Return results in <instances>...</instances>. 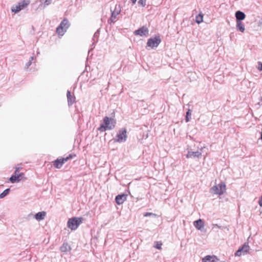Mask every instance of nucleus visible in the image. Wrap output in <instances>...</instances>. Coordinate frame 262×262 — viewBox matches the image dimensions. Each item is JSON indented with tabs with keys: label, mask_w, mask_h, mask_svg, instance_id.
Segmentation results:
<instances>
[{
	"label": "nucleus",
	"mask_w": 262,
	"mask_h": 262,
	"mask_svg": "<svg viewBox=\"0 0 262 262\" xmlns=\"http://www.w3.org/2000/svg\"><path fill=\"white\" fill-rule=\"evenodd\" d=\"M116 121L113 118L105 116L103 120V123L100 124L98 129L101 132H105L106 130L113 129L116 125Z\"/></svg>",
	"instance_id": "f257e3e1"
},
{
	"label": "nucleus",
	"mask_w": 262,
	"mask_h": 262,
	"mask_svg": "<svg viewBox=\"0 0 262 262\" xmlns=\"http://www.w3.org/2000/svg\"><path fill=\"white\" fill-rule=\"evenodd\" d=\"M82 223V218L81 217H72L69 219L68 222V226L72 230H76L80 224Z\"/></svg>",
	"instance_id": "f03ea898"
},
{
	"label": "nucleus",
	"mask_w": 262,
	"mask_h": 262,
	"mask_svg": "<svg viewBox=\"0 0 262 262\" xmlns=\"http://www.w3.org/2000/svg\"><path fill=\"white\" fill-rule=\"evenodd\" d=\"M127 138V131L125 128H121L114 139L115 142L122 143L126 141Z\"/></svg>",
	"instance_id": "7ed1b4c3"
},
{
	"label": "nucleus",
	"mask_w": 262,
	"mask_h": 262,
	"mask_svg": "<svg viewBox=\"0 0 262 262\" xmlns=\"http://www.w3.org/2000/svg\"><path fill=\"white\" fill-rule=\"evenodd\" d=\"M30 4L29 0H23L20 1L18 3L17 5L14 7H13L11 9V11L15 13H16L19 12L22 9L27 7L28 5Z\"/></svg>",
	"instance_id": "20e7f679"
},
{
	"label": "nucleus",
	"mask_w": 262,
	"mask_h": 262,
	"mask_svg": "<svg viewBox=\"0 0 262 262\" xmlns=\"http://www.w3.org/2000/svg\"><path fill=\"white\" fill-rule=\"evenodd\" d=\"M211 189L215 194L222 195L226 190V185L224 183H221L213 186Z\"/></svg>",
	"instance_id": "39448f33"
},
{
	"label": "nucleus",
	"mask_w": 262,
	"mask_h": 262,
	"mask_svg": "<svg viewBox=\"0 0 262 262\" xmlns=\"http://www.w3.org/2000/svg\"><path fill=\"white\" fill-rule=\"evenodd\" d=\"M161 41L160 36H156L154 38L148 39L147 46L151 48L157 47Z\"/></svg>",
	"instance_id": "423d86ee"
},
{
	"label": "nucleus",
	"mask_w": 262,
	"mask_h": 262,
	"mask_svg": "<svg viewBox=\"0 0 262 262\" xmlns=\"http://www.w3.org/2000/svg\"><path fill=\"white\" fill-rule=\"evenodd\" d=\"M25 174L23 172L18 173L14 172V174L12 175L9 179L11 183L19 182V181L25 179Z\"/></svg>",
	"instance_id": "0eeeda50"
},
{
	"label": "nucleus",
	"mask_w": 262,
	"mask_h": 262,
	"mask_svg": "<svg viewBox=\"0 0 262 262\" xmlns=\"http://www.w3.org/2000/svg\"><path fill=\"white\" fill-rule=\"evenodd\" d=\"M111 17L108 20L109 23H114L115 19L117 18V16L120 14L121 12V8L120 5H116L114 10H111Z\"/></svg>",
	"instance_id": "6e6552de"
},
{
	"label": "nucleus",
	"mask_w": 262,
	"mask_h": 262,
	"mask_svg": "<svg viewBox=\"0 0 262 262\" xmlns=\"http://www.w3.org/2000/svg\"><path fill=\"white\" fill-rule=\"evenodd\" d=\"M136 35L147 37L149 35V31L147 27L143 26L134 32Z\"/></svg>",
	"instance_id": "1a4fd4ad"
},
{
	"label": "nucleus",
	"mask_w": 262,
	"mask_h": 262,
	"mask_svg": "<svg viewBox=\"0 0 262 262\" xmlns=\"http://www.w3.org/2000/svg\"><path fill=\"white\" fill-rule=\"evenodd\" d=\"M248 244H245L242 247L239 248L235 253L236 256H239L242 254H246L249 250Z\"/></svg>",
	"instance_id": "9d476101"
},
{
	"label": "nucleus",
	"mask_w": 262,
	"mask_h": 262,
	"mask_svg": "<svg viewBox=\"0 0 262 262\" xmlns=\"http://www.w3.org/2000/svg\"><path fill=\"white\" fill-rule=\"evenodd\" d=\"M64 19H63L60 25L56 29V32L59 36H63L64 34V27H66V23H64Z\"/></svg>",
	"instance_id": "9b49d317"
},
{
	"label": "nucleus",
	"mask_w": 262,
	"mask_h": 262,
	"mask_svg": "<svg viewBox=\"0 0 262 262\" xmlns=\"http://www.w3.org/2000/svg\"><path fill=\"white\" fill-rule=\"evenodd\" d=\"M67 97L69 106L72 105L75 102V96L74 94L72 95L69 91H68L67 93Z\"/></svg>",
	"instance_id": "f8f14e48"
},
{
	"label": "nucleus",
	"mask_w": 262,
	"mask_h": 262,
	"mask_svg": "<svg viewBox=\"0 0 262 262\" xmlns=\"http://www.w3.org/2000/svg\"><path fill=\"white\" fill-rule=\"evenodd\" d=\"M194 226L199 230H202L204 227V223L202 219H199L193 222Z\"/></svg>",
	"instance_id": "ddd939ff"
},
{
	"label": "nucleus",
	"mask_w": 262,
	"mask_h": 262,
	"mask_svg": "<svg viewBox=\"0 0 262 262\" xmlns=\"http://www.w3.org/2000/svg\"><path fill=\"white\" fill-rule=\"evenodd\" d=\"M126 199V195L125 194H119L116 196L115 200L116 203L118 205L122 204Z\"/></svg>",
	"instance_id": "4468645a"
},
{
	"label": "nucleus",
	"mask_w": 262,
	"mask_h": 262,
	"mask_svg": "<svg viewBox=\"0 0 262 262\" xmlns=\"http://www.w3.org/2000/svg\"><path fill=\"white\" fill-rule=\"evenodd\" d=\"M202 155V153L199 151H189L188 152V154L186 155V158H199Z\"/></svg>",
	"instance_id": "2eb2a0df"
},
{
	"label": "nucleus",
	"mask_w": 262,
	"mask_h": 262,
	"mask_svg": "<svg viewBox=\"0 0 262 262\" xmlns=\"http://www.w3.org/2000/svg\"><path fill=\"white\" fill-rule=\"evenodd\" d=\"M64 160V158L60 159H57L53 162V165L56 168H60L63 165Z\"/></svg>",
	"instance_id": "dca6fc26"
},
{
	"label": "nucleus",
	"mask_w": 262,
	"mask_h": 262,
	"mask_svg": "<svg viewBox=\"0 0 262 262\" xmlns=\"http://www.w3.org/2000/svg\"><path fill=\"white\" fill-rule=\"evenodd\" d=\"M235 17L236 21H241V20H243L245 18L246 15L244 12L240 11H237L235 13Z\"/></svg>",
	"instance_id": "f3484780"
},
{
	"label": "nucleus",
	"mask_w": 262,
	"mask_h": 262,
	"mask_svg": "<svg viewBox=\"0 0 262 262\" xmlns=\"http://www.w3.org/2000/svg\"><path fill=\"white\" fill-rule=\"evenodd\" d=\"M46 216V212L45 211H41L37 213L35 215V218L36 220L40 221L43 220Z\"/></svg>",
	"instance_id": "a211bd4d"
},
{
	"label": "nucleus",
	"mask_w": 262,
	"mask_h": 262,
	"mask_svg": "<svg viewBox=\"0 0 262 262\" xmlns=\"http://www.w3.org/2000/svg\"><path fill=\"white\" fill-rule=\"evenodd\" d=\"M236 28L237 31L242 33H244L245 30V25L241 21H236Z\"/></svg>",
	"instance_id": "6ab92c4d"
},
{
	"label": "nucleus",
	"mask_w": 262,
	"mask_h": 262,
	"mask_svg": "<svg viewBox=\"0 0 262 262\" xmlns=\"http://www.w3.org/2000/svg\"><path fill=\"white\" fill-rule=\"evenodd\" d=\"M215 255H207L202 259V262H211V260L214 259Z\"/></svg>",
	"instance_id": "aec40b11"
},
{
	"label": "nucleus",
	"mask_w": 262,
	"mask_h": 262,
	"mask_svg": "<svg viewBox=\"0 0 262 262\" xmlns=\"http://www.w3.org/2000/svg\"><path fill=\"white\" fill-rule=\"evenodd\" d=\"M203 21V15L202 14H199L195 17V21L198 24L201 23Z\"/></svg>",
	"instance_id": "412c9836"
},
{
	"label": "nucleus",
	"mask_w": 262,
	"mask_h": 262,
	"mask_svg": "<svg viewBox=\"0 0 262 262\" xmlns=\"http://www.w3.org/2000/svg\"><path fill=\"white\" fill-rule=\"evenodd\" d=\"M10 188H7L5 189L2 193L0 194V198L2 199L4 198L5 196H6L10 192Z\"/></svg>",
	"instance_id": "4be33fe9"
},
{
	"label": "nucleus",
	"mask_w": 262,
	"mask_h": 262,
	"mask_svg": "<svg viewBox=\"0 0 262 262\" xmlns=\"http://www.w3.org/2000/svg\"><path fill=\"white\" fill-rule=\"evenodd\" d=\"M191 110H188L186 112V118H185V121L186 122H188L190 120L189 116H191Z\"/></svg>",
	"instance_id": "5701e85b"
},
{
	"label": "nucleus",
	"mask_w": 262,
	"mask_h": 262,
	"mask_svg": "<svg viewBox=\"0 0 262 262\" xmlns=\"http://www.w3.org/2000/svg\"><path fill=\"white\" fill-rule=\"evenodd\" d=\"M146 0H139L138 4L142 7H144L146 5Z\"/></svg>",
	"instance_id": "b1692460"
},
{
	"label": "nucleus",
	"mask_w": 262,
	"mask_h": 262,
	"mask_svg": "<svg viewBox=\"0 0 262 262\" xmlns=\"http://www.w3.org/2000/svg\"><path fill=\"white\" fill-rule=\"evenodd\" d=\"M156 214L151 212H146L144 214V216H153L156 217Z\"/></svg>",
	"instance_id": "393cba45"
},
{
	"label": "nucleus",
	"mask_w": 262,
	"mask_h": 262,
	"mask_svg": "<svg viewBox=\"0 0 262 262\" xmlns=\"http://www.w3.org/2000/svg\"><path fill=\"white\" fill-rule=\"evenodd\" d=\"M52 0H46L44 4V6L46 7L47 6H48L49 5L51 4L52 3Z\"/></svg>",
	"instance_id": "a878e982"
},
{
	"label": "nucleus",
	"mask_w": 262,
	"mask_h": 262,
	"mask_svg": "<svg viewBox=\"0 0 262 262\" xmlns=\"http://www.w3.org/2000/svg\"><path fill=\"white\" fill-rule=\"evenodd\" d=\"M74 157H75V155L70 154L67 156V161L70 159H72Z\"/></svg>",
	"instance_id": "bb28decb"
},
{
	"label": "nucleus",
	"mask_w": 262,
	"mask_h": 262,
	"mask_svg": "<svg viewBox=\"0 0 262 262\" xmlns=\"http://www.w3.org/2000/svg\"><path fill=\"white\" fill-rule=\"evenodd\" d=\"M60 250L62 252H66V247L64 246V243H63L62 246L60 247Z\"/></svg>",
	"instance_id": "cd10ccee"
},
{
	"label": "nucleus",
	"mask_w": 262,
	"mask_h": 262,
	"mask_svg": "<svg viewBox=\"0 0 262 262\" xmlns=\"http://www.w3.org/2000/svg\"><path fill=\"white\" fill-rule=\"evenodd\" d=\"M162 244L157 243L155 247L158 249H160L161 248Z\"/></svg>",
	"instance_id": "c85d7f7f"
},
{
	"label": "nucleus",
	"mask_w": 262,
	"mask_h": 262,
	"mask_svg": "<svg viewBox=\"0 0 262 262\" xmlns=\"http://www.w3.org/2000/svg\"><path fill=\"white\" fill-rule=\"evenodd\" d=\"M259 204L261 207H262V195H261V199H260L259 201Z\"/></svg>",
	"instance_id": "c756f323"
},
{
	"label": "nucleus",
	"mask_w": 262,
	"mask_h": 262,
	"mask_svg": "<svg viewBox=\"0 0 262 262\" xmlns=\"http://www.w3.org/2000/svg\"><path fill=\"white\" fill-rule=\"evenodd\" d=\"M213 227H217L219 228H221V226L218 225L217 224H213Z\"/></svg>",
	"instance_id": "7c9ffc66"
},
{
	"label": "nucleus",
	"mask_w": 262,
	"mask_h": 262,
	"mask_svg": "<svg viewBox=\"0 0 262 262\" xmlns=\"http://www.w3.org/2000/svg\"><path fill=\"white\" fill-rule=\"evenodd\" d=\"M19 167H16V168H15V172H16H16H18V171H19Z\"/></svg>",
	"instance_id": "2f4dec72"
},
{
	"label": "nucleus",
	"mask_w": 262,
	"mask_h": 262,
	"mask_svg": "<svg viewBox=\"0 0 262 262\" xmlns=\"http://www.w3.org/2000/svg\"><path fill=\"white\" fill-rule=\"evenodd\" d=\"M257 67V69H258L259 71H262V67Z\"/></svg>",
	"instance_id": "473e14b6"
},
{
	"label": "nucleus",
	"mask_w": 262,
	"mask_h": 262,
	"mask_svg": "<svg viewBox=\"0 0 262 262\" xmlns=\"http://www.w3.org/2000/svg\"><path fill=\"white\" fill-rule=\"evenodd\" d=\"M98 33L97 32H96L94 35V37H98Z\"/></svg>",
	"instance_id": "72a5a7b5"
},
{
	"label": "nucleus",
	"mask_w": 262,
	"mask_h": 262,
	"mask_svg": "<svg viewBox=\"0 0 262 262\" xmlns=\"http://www.w3.org/2000/svg\"><path fill=\"white\" fill-rule=\"evenodd\" d=\"M85 67V70L86 71H88V68H89V70H90V69H91V67L90 66Z\"/></svg>",
	"instance_id": "f704fd0d"
},
{
	"label": "nucleus",
	"mask_w": 262,
	"mask_h": 262,
	"mask_svg": "<svg viewBox=\"0 0 262 262\" xmlns=\"http://www.w3.org/2000/svg\"><path fill=\"white\" fill-rule=\"evenodd\" d=\"M133 4H135L137 1V0H131Z\"/></svg>",
	"instance_id": "c9c22d12"
},
{
	"label": "nucleus",
	"mask_w": 262,
	"mask_h": 262,
	"mask_svg": "<svg viewBox=\"0 0 262 262\" xmlns=\"http://www.w3.org/2000/svg\"><path fill=\"white\" fill-rule=\"evenodd\" d=\"M260 102L262 103V97H261L260 98Z\"/></svg>",
	"instance_id": "e433bc0d"
},
{
	"label": "nucleus",
	"mask_w": 262,
	"mask_h": 262,
	"mask_svg": "<svg viewBox=\"0 0 262 262\" xmlns=\"http://www.w3.org/2000/svg\"><path fill=\"white\" fill-rule=\"evenodd\" d=\"M259 66H262V63H261L260 62H259Z\"/></svg>",
	"instance_id": "4c0bfd02"
},
{
	"label": "nucleus",
	"mask_w": 262,
	"mask_h": 262,
	"mask_svg": "<svg viewBox=\"0 0 262 262\" xmlns=\"http://www.w3.org/2000/svg\"><path fill=\"white\" fill-rule=\"evenodd\" d=\"M66 24H67V28L68 27L67 25H68V23L67 22L66 23Z\"/></svg>",
	"instance_id": "58836bf2"
}]
</instances>
